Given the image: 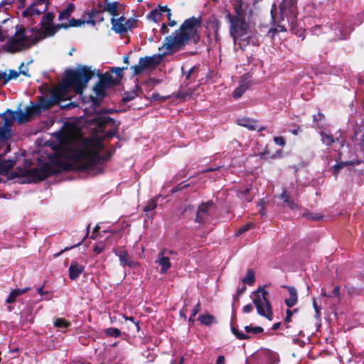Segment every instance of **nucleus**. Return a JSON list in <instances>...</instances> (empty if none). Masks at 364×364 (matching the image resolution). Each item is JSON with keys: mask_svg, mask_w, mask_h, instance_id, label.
Segmentation results:
<instances>
[{"mask_svg": "<svg viewBox=\"0 0 364 364\" xmlns=\"http://www.w3.org/2000/svg\"><path fill=\"white\" fill-rule=\"evenodd\" d=\"M11 129H9L6 127H0V144H1V148H6V146L8 145L6 141L11 137Z\"/></svg>", "mask_w": 364, "mask_h": 364, "instance_id": "28", "label": "nucleus"}, {"mask_svg": "<svg viewBox=\"0 0 364 364\" xmlns=\"http://www.w3.org/2000/svg\"><path fill=\"white\" fill-rule=\"evenodd\" d=\"M33 33H36V36L31 38V44L33 46L38 42L42 41L45 38L48 37L47 33L45 30L41 28H33L31 30Z\"/></svg>", "mask_w": 364, "mask_h": 364, "instance_id": "27", "label": "nucleus"}, {"mask_svg": "<svg viewBox=\"0 0 364 364\" xmlns=\"http://www.w3.org/2000/svg\"><path fill=\"white\" fill-rule=\"evenodd\" d=\"M200 25V18L192 16L186 19L179 28L164 38L162 46L159 48V50H166L162 55L141 57L139 59V63L142 65L144 70L154 68L161 63L163 56L172 55L183 50L192 41L193 43L197 44L200 41L198 28Z\"/></svg>", "mask_w": 364, "mask_h": 364, "instance_id": "1", "label": "nucleus"}, {"mask_svg": "<svg viewBox=\"0 0 364 364\" xmlns=\"http://www.w3.org/2000/svg\"><path fill=\"white\" fill-rule=\"evenodd\" d=\"M198 70V68L196 66L192 67L188 71H185L183 67L181 68L182 74L186 77V80L191 79L194 72Z\"/></svg>", "mask_w": 364, "mask_h": 364, "instance_id": "59", "label": "nucleus"}, {"mask_svg": "<svg viewBox=\"0 0 364 364\" xmlns=\"http://www.w3.org/2000/svg\"><path fill=\"white\" fill-rule=\"evenodd\" d=\"M296 3V0H283L279 6V10L282 20L284 21V18H287V23L292 33L301 36V31L297 29L296 26L298 14Z\"/></svg>", "mask_w": 364, "mask_h": 364, "instance_id": "5", "label": "nucleus"}, {"mask_svg": "<svg viewBox=\"0 0 364 364\" xmlns=\"http://www.w3.org/2000/svg\"><path fill=\"white\" fill-rule=\"evenodd\" d=\"M296 311H297V309H295L294 311H291L290 309L287 310V312H286L287 315H286V318L284 319V325L286 326L287 329H289L290 328L289 323L291 321V316H292L294 312H296Z\"/></svg>", "mask_w": 364, "mask_h": 364, "instance_id": "54", "label": "nucleus"}, {"mask_svg": "<svg viewBox=\"0 0 364 364\" xmlns=\"http://www.w3.org/2000/svg\"><path fill=\"white\" fill-rule=\"evenodd\" d=\"M213 205V203L212 200H208L205 203H202L198 208L196 213V217L195 218V222L198 223H203L205 220L209 216L208 210L209 208Z\"/></svg>", "mask_w": 364, "mask_h": 364, "instance_id": "13", "label": "nucleus"}, {"mask_svg": "<svg viewBox=\"0 0 364 364\" xmlns=\"http://www.w3.org/2000/svg\"><path fill=\"white\" fill-rule=\"evenodd\" d=\"M85 23V21L82 18L80 19H75V18H71L69 21V23H68V28L70 27H79L81 26Z\"/></svg>", "mask_w": 364, "mask_h": 364, "instance_id": "55", "label": "nucleus"}, {"mask_svg": "<svg viewBox=\"0 0 364 364\" xmlns=\"http://www.w3.org/2000/svg\"><path fill=\"white\" fill-rule=\"evenodd\" d=\"M102 14L101 10H97V9H92L91 11L88 14L89 18L85 21V23L91 24L92 26H95L96 25V21L94 19L95 17H98V16Z\"/></svg>", "mask_w": 364, "mask_h": 364, "instance_id": "40", "label": "nucleus"}, {"mask_svg": "<svg viewBox=\"0 0 364 364\" xmlns=\"http://www.w3.org/2000/svg\"><path fill=\"white\" fill-rule=\"evenodd\" d=\"M26 33V28L24 27H21L18 31H17L15 33V36H19L18 38H23V41H26L27 43L31 42V38L28 37L25 35Z\"/></svg>", "mask_w": 364, "mask_h": 364, "instance_id": "58", "label": "nucleus"}, {"mask_svg": "<svg viewBox=\"0 0 364 364\" xmlns=\"http://www.w3.org/2000/svg\"><path fill=\"white\" fill-rule=\"evenodd\" d=\"M282 287L287 289L289 294V297L284 299V303L289 308H291L298 302L297 290L294 287L284 285Z\"/></svg>", "mask_w": 364, "mask_h": 364, "instance_id": "20", "label": "nucleus"}, {"mask_svg": "<svg viewBox=\"0 0 364 364\" xmlns=\"http://www.w3.org/2000/svg\"><path fill=\"white\" fill-rule=\"evenodd\" d=\"M105 249V244L103 242H100L93 246V251L97 254L99 255L102 253L104 250Z\"/></svg>", "mask_w": 364, "mask_h": 364, "instance_id": "60", "label": "nucleus"}, {"mask_svg": "<svg viewBox=\"0 0 364 364\" xmlns=\"http://www.w3.org/2000/svg\"><path fill=\"white\" fill-rule=\"evenodd\" d=\"M137 20L131 18L124 22V27L126 28V32L129 30H132L133 28L136 27Z\"/></svg>", "mask_w": 364, "mask_h": 364, "instance_id": "53", "label": "nucleus"}, {"mask_svg": "<svg viewBox=\"0 0 364 364\" xmlns=\"http://www.w3.org/2000/svg\"><path fill=\"white\" fill-rule=\"evenodd\" d=\"M55 173V171L48 164L41 168H33L25 171L24 176L32 178L35 182L42 181Z\"/></svg>", "mask_w": 364, "mask_h": 364, "instance_id": "8", "label": "nucleus"}, {"mask_svg": "<svg viewBox=\"0 0 364 364\" xmlns=\"http://www.w3.org/2000/svg\"><path fill=\"white\" fill-rule=\"evenodd\" d=\"M118 6H119V2H117V1H114V2H108L107 1V2L105 3V4L103 6V9L101 11H102V13L103 11L109 12L113 17H116V16H119Z\"/></svg>", "mask_w": 364, "mask_h": 364, "instance_id": "26", "label": "nucleus"}, {"mask_svg": "<svg viewBox=\"0 0 364 364\" xmlns=\"http://www.w3.org/2000/svg\"><path fill=\"white\" fill-rule=\"evenodd\" d=\"M15 112L9 109H7L5 112L0 114L4 120V127L11 129L13 121L15 119Z\"/></svg>", "mask_w": 364, "mask_h": 364, "instance_id": "23", "label": "nucleus"}, {"mask_svg": "<svg viewBox=\"0 0 364 364\" xmlns=\"http://www.w3.org/2000/svg\"><path fill=\"white\" fill-rule=\"evenodd\" d=\"M245 330L247 333H253V334H258L260 333H262L264 331V328L261 326H245Z\"/></svg>", "mask_w": 364, "mask_h": 364, "instance_id": "50", "label": "nucleus"}, {"mask_svg": "<svg viewBox=\"0 0 364 364\" xmlns=\"http://www.w3.org/2000/svg\"><path fill=\"white\" fill-rule=\"evenodd\" d=\"M238 46L240 50L245 51L248 45H252L254 46H259V39L252 35H246L244 37L240 38L238 40Z\"/></svg>", "mask_w": 364, "mask_h": 364, "instance_id": "18", "label": "nucleus"}, {"mask_svg": "<svg viewBox=\"0 0 364 364\" xmlns=\"http://www.w3.org/2000/svg\"><path fill=\"white\" fill-rule=\"evenodd\" d=\"M75 9V5L73 3H69L66 8L60 12L58 19L60 21L68 19Z\"/></svg>", "mask_w": 364, "mask_h": 364, "instance_id": "34", "label": "nucleus"}, {"mask_svg": "<svg viewBox=\"0 0 364 364\" xmlns=\"http://www.w3.org/2000/svg\"><path fill=\"white\" fill-rule=\"evenodd\" d=\"M162 14L157 9H153L148 15V18L155 23L161 20Z\"/></svg>", "mask_w": 364, "mask_h": 364, "instance_id": "48", "label": "nucleus"}, {"mask_svg": "<svg viewBox=\"0 0 364 364\" xmlns=\"http://www.w3.org/2000/svg\"><path fill=\"white\" fill-rule=\"evenodd\" d=\"M128 68L127 66L126 67H122V68H119V67H112L109 68V72H111L112 73H114L117 76L116 77H114V79L115 80H119V85L120 84L122 78H123V71L127 70Z\"/></svg>", "mask_w": 364, "mask_h": 364, "instance_id": "38", "label": "nucleus"}, {"mask_svg": "<svg viewBox=\"0 0 364 364\" xmlns=\"http://www.w3.org/2000/svg\"><path fill=\"white\" fill-rule=\"evenodd\" d=\"M237 124L252 131L261 132L266 129L265 127H259L257 125V120L249 117H241L237 119Z\"/></svg>", "mask_w": 364, "mask_h": 364, "instance_id": "15", "label": "nucleus"}, {"mask_svg": "<svg viewBox=\"0 0 364 364\" xmlns=\"http://www.w3.org/2000/svg\"><path fill=\"white\" fill-rule=\"evenodd\" d=\"M129 69L132 71V77L141 74L144 70V68H143L142 65L139 63L137 65H132L129 68Z\"/></svg>", "mask_w": 364, "mask_h": 364, "instance_id": "51", "label": "nucleus"}, {"mask_svg": "<svg viewBox=\"0 0 364 364\" xmlns=\"http://www.w3.org/2000/svg\"><path fill=\"white\" fill-rule=\"evenodd\" d=\"M105 333L107 336L113 338H119L122 335L120 330L114 327H110L105 329Z\"/></svg>", "mask_w": 364, "mask_h": 364, "instance_id": "45", "label": "nucleus"}, {"mask_svg": "<svg viewBox=\"0 0 364 364\" xmlns=\"http://www.w3.org/2000/svg\"><path fill=\"white\" fill-rule=\"evenodd\" d=\"M92 124H95L100 129H103L106 127L108 124H112L114 127H119L120 124L119 122H117L115 119L110 117H105L101 114H97L92 119Z\"/></svg>", "mask_w": 364, "mask_h": 364, "instance_id": "14", "label": "nucleus"}, {"mask_svg": "<svg viewBox=\"0 0 364 364\" xmlns=\"http://www.w3.org/2000/svg\"><path fill=\"white\" fill-rule=\"evenodd\" d=\"M285 21H287V18H284V21L282 20V14H280L279 20L277 23V26L274 28L269 29V33H271L272 36H274L277 33L287 31V28Z\"/></svg>", "mask_w": 364, "mask_h": 364, "instance_id": "29", "label": "nucleus"}, {"mask_svg": "<svg viewBox=\"0 0 364 364\" xmlns=\"http://www.w3.org/2000/svg\"><path fill=\"white\" fill-rule=\"evenodd\" d=\"M95 74V70H92L91 68L80 65L75 70L66 72L63 82L67 87H72L75 93L82 94Z\"/></svg>", "mask_w": 364, "mask_h": 364, "instance_id": "3", "label": "nucleus"}, {"mask_svg": "<svg viewBox=\"0 0 364 364\" xmlns=\"http://www.w3.org/2000/svg\"><path fill=\"white\" fill-rule=\"evenodd\" d=\"M16 164V161L13 159H6L0 161V173L5 174L11 169Z\"/></svg>", "mask_w": 364, "mask_h": 364, "instance_id": "31", "label": "nucleus"}, {"mask_svg": "<svg viewBox=\"0 0 364 364\" xmlns=\"http://www.w3.org/2000/svg\"><path fill=\"white\" fill-rule=\"evenodd\" d=\"M280 199L292 210L298 208L297 204L294 201V197L291 193L287 189H283L282 193L279 196Z\"/></svg>", "mask_w": 364, "mask_h": 364, "instance_id": "21", "label": "nucleus"}, {"mask_svg": "<svg viewBox=\"0 0 364 364\" xmlns=\"http://www.w3.org/2000/svg\"><path fill=\"white\" fill-rule=\"evenodd\" d=\"M247 90V86L245 85H240L237 87L232 92V97L235 99H238L245 93V92Z\"/></svg>", "mask_w": 364, "mask_h": 364, "instance_id": "47", "label": "nucleus"}, {"mask_svg": "<svg viewBox=\"0 0 364 364\" xmlns=\"http://www.w3.org/2000/svg\"><path fill=\"white\" fill-rule=\"evenodd\" d=\"M54 18L55 15L53 12H48L43 16L41 21L40 24L41 28L45 30L47 33H48L50 28L53 26Z\"/></svg>", "mask_w": 364, "mask_h": 364, "instance_id": "22", "label": "nucleus"}, {"mask_svg": "<svg viewBox=\"0 0 364 364\" xmlns=\"http://www.w3.org/2000/svg\"><path fill=\"white\" fill-rule=\"evenodd\" d=\"M28 290H29V288H28V287L22 289H13L11 291L8 298L6 299V302L8 304L14 303L16 301L17 296L27 292Z\"/></svg>", "mask_w": 364, "mask_h": 364, "instance_id": "32", "label": "nucleus"}, {"mask_svg": "<svg viewBox=\"0 0 364 364\" xmlns=\"http://www.w3.org/2000/svg\"><path fill=\"white\" fill-rule=\"evenodd\" d=\"M231 332L239 340H248L250 336L246 333L240 332L235 326L231 325Z\"/></svg>", "mask_w": 364, "mask_h": 364, "instance_id": "42", "label": "nucleus"}, {"mask_svg": "<svg viewBox=\"0 0 364 364\" xmlns=\"http://www.w3.org/2000/svg\"><path fill=\"white\" fill-rule=\"evenodd\" d=\"M106 90L107 89L98 82L95 85L93 90L96 96L94 97L91 95L90 97L93 107L95 108L100 105L102 101L106 96Z\"/></svg>", "mask_w": 364, "mask_h": 364, "instance_id": "12", "label": "nucleus"}, {"mask_svg": "<svg viewBox=\"0 0 364 364\" xmlns=\"http://www.w3.org/2000/svg\"><path fill=\"white\" fill-rule=\"evenodd\" d=\"M112 29L117 33H123L126 32V28L124 27V23L120 22L119 20H117L115 17L111 18Z\"/></svg>", "mask_w": 364, "mask_h": 364, "instance_id": "35", "label": "nucleus"}, {"mask_svg": "<svg viewBox=\"0 0 364 364\" xmlns=\"http://www.w3.org/2000/svg\"><path fill=\"white\" fill-rule=\"evenodd\" d=\"M264 199H259L257 201V206L259 207V213L262 217L266 215V210L264 208Z\"/></svg>", "mask_w": 364, "mask_h": 364, "instance_id": "61", "label": "nucleus"}, {"mask_svg": "<svg viewBox=\"0 0 364 364\" xmlns=\"http://www.w3.org/2000/svg\"><path fill=\"white\" fill-rule=\"evenodd\" d=\"M61 28H64V29L68 28V23H59L57 25L53 24L52 27L50 28L49 31L47 33L48 37L54 36Z\"/></svg>", "mask_w": 364, "mask_h": 364, "instance_id": "43", "label": "nucleus"}, {"mask_svg": "<svg viewBox=\"0 0 364 364\" xmlns=\"http://www.w3.org/2000/svg\"><path fill=\"white\" fill-rule=\"evenodd\" d=\"M230 23V35L232 38L235 44L240 38L244 37L248 34L250 29L249 23L246 20L240 19H228Z\"/></svg>", "mask_w": 364, "mask_h": 364, "instance_id": "6", "label": "nucleus"}, {"mask_svg": "<svg viewBox=\"0 0 364 364\" xmlns=\"http://www.w3.org/2000/svg\"><path fill=\"white\" fill-rule=\"evenodd\" d=\"M235 1L234 4V11L235 13V16H232L229 11L226 14L227 19H240V20H246V10L247 6H245L243 3V0H234Z\"/></svg>", "mask_w": 364, "mask_h": 364, "instance_id": "11", "label": "nucleus"}, {"mask_svg": "<svg viewBox=\"0 0 364 364\" xmlns=\"http://www.w3.org/2000/svg\"><path fill=\"white\" fill-rule=\"evenodd\" d=\"M242 282L249 286H252L255 282V271L252 269L247 270L246 277L242 279Z\"/></svg>", "mask_w": 364, "mask_h": 364, "instance_id": "39", "label": "nucleus"}, {"mask_svg": "<svg viewBox=\"0 0 364 364\" xmlns=\"http://www.w3.org/2000/svg\"><path fill=\"white\" fill-rule=\"evenodd\" d=\"M157 198H153L149 200L143 208V211L149 212L154 210L157 206Z\"/></svg>", "mask_w": 364, "mask_h": 364, "instance_id": "46", "label": "nucleus"}, {"mask_svg": "<svg viewBox=\"0 0 364 364\" xmlns=\"http://www.w3.org/2000/svg\"><path fill=\"white\" fill-rule=\"evenodd\" d=\"M37 4L33 3L31 4L25 11L22 13L23 17H28L33 16H39L43 12L46 11L48 9V6H46L43 11L39 10L36 8Z\"/></svg>", "mask_w": 364, "mask_h": 364, "instance_id": "25", "label": "nucleus"}, {"mask_svg": "<svg viewBox=\"0 0 364 364\" xmlns=\"http://www.w3.org/2000/svg\"><path fill=\"white\" fill-rule=\"evenodd\" d=\"M60 100V94L58 91L53 90L51 92V97L47 98L43 96L39 97L38 104L33 107H31L33 112V113H40L41 111L48 110L53 105L59 102Z\"/></svg>", "mask_w": 364, "mask_h": 364, "instance_id": "7", "label": "nucleus"}, {"mask_svg": "<svg viewBox=\"0 0 364 364\" xmlns=\"http://www.w3.org/2000/svg\"><path fill=\"white\" fill-rule=\"evenodd\" d=\"M262 354L267 364H277L279 363V355L276 352L269 349H264Z\"/></svg>", "mask_w": 364, "mask_h": 364, "instance_id": "24", "label": "nucleus"}, {"mask_svg": "<svg viewBox=\"0 0 364 364\" xmlns=\"http://www.w3.org/2000/svg\"><path fill=\"white\" fill-rule=\"evenodd\" d=\"M33 110L31 109V107L27 108V112L25 113L22 110L19 109L17 112H14L16 116L15 117V119H16L19 122H27L29 119V116L34 114L35 113H33Z\"/></svg>", "mask_w": 364, "mask_h": 364, "instance_id": "33", "label": "nucleus"}, {"mask_svg": "<svg viewBox=\"0 0 364 364\" xmlns=\"http://www.w3.org/2000/svg\"><path fill=\"white\" fill-rule=\"evenodd\" d=\"M173 255H177V252L174 250L167 248H163L160 250L156 262L161 266V273H166L171 267L170 257Z\"/></svg>", "mask_w": 364, "mask_h": 364, "instance_id": "10", "label": "nucleus"}, {"mask_svg": "<svg viewBox=\"0 0 364 364\" xmlns=\"http://www.w3.org/2000/svg\"><path fill=\"white\" fill-rule=\"evenodd\" d=\"M102 149V144L92 139H85L80 147L72 148L62 146L57 154L65 159L73 160L80 171L96 170L97 173L103 172V168L98 166L109 158V155L101 156L99 152Z\"/></svg>", "mask_w": 364, "mask_h": 364, "instance_id": "2", "label": "nucleus"}, {"mask_svg": "<svg viewBox=\"0 0 364 364\" xmlns=\"http://www.w3.org/2000/svg\"><path fill=\"white\" fill-rule=\"evenodd\" d=\"M321 136L323 144H325L327 146H331L336 141L332 134H328L322 132H321Z\"/></svg>", "mask_w": 364, "mask_h": 364, "instance_id": "44", "label": "nucleus"}, {"mask_svg": "<svg viewBox=\"0 0 364 364\" xmlns=\"http://www.w3.org/2000/svg\"><path fill=\"white\" fill-rule=\"evenodd\" d=\"M348 162H341L338 164H335L332 168L331 172L332 174L335 176L336 178H337L338 175L340 172V171L346 166H348Z\"/></svg>", "mask_w": 364, "mask_h": 364, "instance_id": "49", "label": "nucleus"}, {"mask_svg": "<svg viewBox=\"0 0 364 364\" xmlns=\"http://www.w3.org/2000/svg\"><path fill=\"white\" fill-rule=\"evenodd\" d=\"M24 66L23 62L21 63V64L19 66V71H16L15 70H9L8 75V80L9 81L11 80L16 79L20 74H22L23 75L26 77H30V75L28 73V69L26 68V70H21V68Z\"/></svg>", "mask_w": 364, "mask_h": 364, "instance_id": "30", "label": "nucleus"}, {"mask_svg": "<svg viewBox=\"0 0 364 364\" xmlns=\"http://www.w3.org/2000/svg\"><path fill=\"white\" fill-rule=\"evenodd\" d=\"M336 28L339 30L340 35L336 34V37L338 39H344L347 38V36L348 35V32L346 31H343V28L340 26L339 24L336 25Z\"/></svg>", "mask_w": 364, "mask_h": 364, "instance_id": "63", "label": "nucleus"}, {"mask_svg": "<svg viewBox=\"0 0 364 364\" xmlns=\"http://www.w3.org/2000/svg\"><path fill=\"white\" fill-rule=\"evenodd\" d=\"M31 46V43L23 41V38H13L9 39L3 46V50L7 53H15L22 50H26Z\"/></svg>", "mask_w": 364, "mask_h": 364, "instance_id": "9", "label": "nucleus"}, {"mask_svg": "<svg viewBox=\"0 0 364 364\" xmlns=\"http://www.w3.org/2000/svg\"><path fill=\"white\" fill-rule=\"evenodd\" d=\"M200 310V304L198 301L196 306L192 309L191 315L188 319L190 323L193 324L195 323L194 317Z\"/></svg>", "mask_w": 364, "mask_h": 364, "instance_id": "56", "label": "nucleus"}, {"mask_svg": "<svg viewBox=\"0 0 364 364\" xmlns=\"http://www.w3.org/2000/svg\"><path fill=\"white\" fill-rule=\"evenodd\" d=\"M85 270L83 265L79 264L77 261L72 260L68 269V276L71 280H77Z\"/></svg>", "mask_w": 364, "mask_h": 364, "instance_id": "19", "label": "nucleus"}, {"mask_svg": "<svg viewBox=\"0 0 364 364\" xmlns=\"http://www.w3.org/2000/svg\"><path fill=\"white\" fill-rule=\"evenodd\" d=\"M157 9H158V11H161V14H162L163 12H166V13L167 18H170V17H171V16H172L171 9L169 8H168L167 6L159 5Z\"/></svg>", "mask_w": 364, "mask_h": 364, "instance_id": "62", "label": "nucleus"}, {"mask_svg": "<svg viewBox=\"0 0 364 364\" xmlns=\"http://www.w3.org/2000/svg\"><path fill=\"white\" fill-rule=\"evenodd\" d=\"M323 296L327 298H333L336 299V303H339L341 301V296L340 294V287L338 285L333 286L331 294L326 292L322 293Z\"/></svg>", "mask_w": 364, "mask_h": 364, "instance_id": "36", "label": "nucleus"}, {"mask_svg": "<svg viewBox=\"0 0 364 364\" xmlns=\"http://www.w3.org/2000/svg\"><path fill=\"white\" fill-rule=\"evenodd\" d=\"M112 252L119 257L120 265L123 267L128 266L129 267H134L136 265V262L131 259V257L127 250H117L115 248L112 249Z\"/></svg>", "mask_w": 364, "mask_h": 364, "instance_id": "16", "label": "nucleus"}, {"mask_svg": "<svg viewBox=\"0 0 364 364\" xmlns=\"http://www.w3.org/2000/svg\"><path fill=\"white\" fill-rule=\"evenodd\" d=\"M136 96H137L136 92L134 90L131 91V92H124V96L122 97V102H125V103L130 102V101L133 100L134 99H135V97Z\"/></svg>", "mask_w": 364, "mask_h": 364, "instance_id": "52", "label": "nucleus"}, {"mask_svg": "<svg viewBox=\"0 0 364 364\" xmlns=\"http://www.w3.org/2000/svg\"><path fill=\"white\" fill-rule=\"evenodd\" d=\"M97 77H99L98 82H100L106 89H109L113 86L119 85V80H115L112 75L108 72L105 73H98Z\"/></svg>", "mask_w": 364, "mask_h": 364, "instance_id": "17", "label": "nucleus"}, {"mask_svg": "<svg viewBox=\"0 0 364 364\" xmlns=\"http://www.w3.org/2000/svg\"><path fill=\"white\" fill-rule=\"evenodd\" d=\"M198 320L205 326H210L216 322L215 316L208 314L200 315Z\"/></svg>", "mask_w": 364, "mask_h": 364, "instance_id": "37", "label": "nucleus"}, {"mask_svg": "<svg viewBox=\"0 0 364 364\" xmlns=\"http://www.w3.org/2000/svg\"><path fill=\"white\" fill-rule=\"evenodd\" d=\"M269 293L264 287H259L254 291V299L252 300L257 314L261 316L267 318L269 321L273 319V312L272 304L268 299Z\"/></svg>", "mask_w": 364, "mask_h": 364, "instance_id": "4", "label": "nucleus"}, {"mask_svg": "<svg viewBox=\"0 0 364 364\" xmlns=\"http://www.w3.org/2000/svg\"><path fill=\"white\" fill-rule=\"evenodd\" d=\"M71 325L70 321L64 318H57L54 321V326L60 329H65Z\"/></svg>", "mask_w": 364, "mask_h": 364, "instance_id": "41", "label": "nucleus"}, {"mask_svg": "<svg viewBox=\"0 0 364 364\" xmlns=\"http://www.w3.org/2000/svg\"><path fill=\"white\" fill-rule=\"evenodd\" d=\"M254 224L252 223H246L245 225H244L243 226L240 227L238 230L236 232V236H239L240 235H242V233L248 231L249 230H250L252 228L254 227Z\"/></svg>", "mask_w": 364, "mask_h": 364, "instance_id": "57", "label": "nucleus"}, {"mask_svg": "<svg viewBox=\"0 0 364 364\" xmlns=\"http://www.w3.org/2000/svg\"><path fill=\"white\" fill-rule=\"evenodd\" d=\"M169 98H170L169 96L161 97L159 95V93H158V92H154L151 97V101H156V100L165 101L166 100L169 99Z\"/></svg>", "mask_w": 364, "mask_h": 364, "instance_id": "64", "label": "nucleus"}]
</instances>
